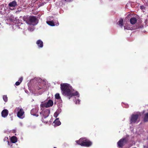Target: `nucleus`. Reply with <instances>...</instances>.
Wrapping results in <instances>:
<instances>
[{
  "instance_id": "9d476101",
  "label": "nucleus",
  "mask_w": 148,
  "mask_h": 148,
  "mask_svg": "<svg viewBox=\"0 0 148 148\" xmlns=\"http://www.w3.org/2000/svg\"><path fill=\"white\" fill-rule=\"evenodd\" d=\"M8 110L6 109H4L2 111L1 113V116L3 118H5L8 114Z\"/></svg>"
},
{
  "instance_id": "393cba45",
  "label": "nucleus",
  "mask_w": 148,
  "mask_h": 148,
  "mask_svg": "<svg viewBox=\"0 0 148 148\" xmlns=\"http://www.w3.org/2000/svg\"><path fill=\"white\" fill-rule=\"evenodd\" d=\"M58 114L59 113H58V112H56L54 114V116L55 117H57L58 116Z\"/></svg>"
},
{
  "instance_id": "2eb2a0df",
  "label": "nucleus",
  "mask_w": 148,
  "mask_h": 148,
  "mask_svg": "<svg viewBox=\"0 0 148 148\" xmlns=\"http://www.w3.org/2000/svg\"><path fill=\"white\" fill-rule=\"evenodd\" d=\"M117 24L119 25V26L122 27L124 26L123 20V19L121 18L119 21L117 23Z\"/></svg>"
},
{
  "instance_id": "f257e3e1",
  "label": "nucleus",
  "mask_w": 148,
  "mask_h": 148,
  "mask_svg": "<svg viewBox=\"0 0 148 148\" xmlns=\"http://www.w3.org/2000/svg\"><path fill=\"white\" fill-rule=\"evenodd\" d=\"M60 88L62 94L68 97L69 99L73 96H77L79 93L77 91L73 93L72 91V87L68 84L62 83L60 84Z\"/></svg>"
},
{
  "instance_id": "bb28decb",
  "label": "nucleus",
  "mask_w": 148,
  "mask_h": 148,
  "mask_svg": "<svg viewBox=\"0 0 148 148\" xmlns=\"http://www.w3.org/2000/svg\"><path fill=\"white\" fill-rule=\"evenodd\" d=\"M46 103H43V104H41L40 105V106L42 108H44L45 107H46Z\"/></svg>"
},
{
  "instance_id": "72a5a7b5",
  "label": "nucleus",
  "mask_w": 148,
  "mask_h": 148,
  "mask_svg": "<svg viewBox=\"0 0 148 148\" xmlns=\"http://www.w3.org/2000/svg\"><path fill=\"white\" fill-rule=\"evenodd\" d=\"M53 148H56V147H53Z\"/></svg>"
},
{
  "instance_id": "4468645a",
  "label": "nucleus",
  "mask_w": 148,
  "mask_h": 148,
  "mask_svg": "<svg viewBox=\"0 0 148 148\" xmlns=\"http://www.w3.org/2000/svg\"><path fill=\"white\" fill-rule=\"evenodd\" d=\"M137 21V19L135 17L132 18L130 20V23L132 25L135 24Z\"/></svg>"
},
{
  "instance_id": "6e6552de",
  "label": "nucleus",
  "mask_w": 148,
  "mask_h": 148,
  "mask_svg": "<svg viewBox=\"0 0 148 148\" xmlns=\"http://www.w3.org/2000/svg\"><path fill=\"white\" fill-rule=\"evenodd\" d=\"M38 108L33 109L31 111V114L36 117H38Z\"/></svg>"
},
{
  "instance_id": "0eeeda50",
  "label": "nucleus",
  "mask_w": 148,
  "mask_h": 148,
  "mask_svg": "<svg viewBox=\"0 0 148 148\" xmlns=\"http://www.w3.org/2000/svg\"><path fill=\"white\" fill-rule=\"evenodd\" d=\"M24 113V112L23 109V108H21L17 112V116L18 118L22 119L24 117L23 116Z\"/></svg>"
},
{
  "instance_id": "a878e982",
  "label": "nucleus",
  "mask_w": 148,
  "mask_h": 148,
  "mask_svg": "<svg viewBox=\"0 0 148 148\" xmlns=\"http://www.w3.org/2000/svg\"><path fill=\"white\" fill-rule=\"evenodd\" d=\"M124 29H127V30H129V29H131V28H130V27H129V26H124Z\"/></svg>"
},
{
  "instance_id": "473e14b6",
  "label": "nucleus",
  "mask_w": 148,
  "mask_h": 148,
  "mask_svg": "<svg viewBox=\"0 0 148 148\" xmlns=\"http://www.w3.org/2000/svg\"><path fill=\"white\" fill-rule=\"evenodd\" d=\"M8 139V138H5L4 139V140L5 141V140H6V139Z\"/></svg>"
},
{
  "instance_id": "4be33fe9",
  "label": "nucleus",
  "mask_w": 148,
  "mask_h": 148,
  "mask_svg": "<svg viewBox=\"0 0 148 148\" xmlns=\"http://www.w3.org/2000/svg\"><path fill=\"white\" fill-rule=\"evenodd\" d=\"M3 99L4 101L5 102H6L8 101V97L6 95H4L3 96Z\"/></svg>"
},
{
  "instance_id": "cd10ccee",
  "label": "nucleus",
  "mask_w": 148,
  "mask_h": 148,
  "mask_svg": "<svg viewBox=\"0 0 148 148\" xmlns=\"http://www.w3.org/2000/svg\"><path fill=\"white\" fill-rule=\"evenodd\" d=\"M21 83V82L17 81L16 82L15 84L16 86H18Z\"/></svg>"
},
{
  "instance_id": "a211bd4d",
  "label": "nucleus",
  "mask_w": 148,
  "mask_h": 148,
  "mask_svg": "<svg viewBox=\"0 0 148 148\" xmlns=\"http://www.w3.org/2000/svg\"><path fill=\"white\" fill-rule=\"evenodd\" d=\"M41 120L43 122L45 123H48L49 119H48L47 118H44V117H42Z\"/></svg>"
},
{
  "instance_id": "dca6fc26",
  "label": "nucleus",
  "mask_w": 148,
  "mask_h": 148,
  "mask_svg": "<svg viewBox=\"0 0 148 148\" xmlns=\"http://www.w3.org/2000/svg\"><path fill=\"white\" fill-rule=\"evenodd\" d=\"M58 119H57L54 122V123H55L54 126H59L61 124V122Z\"/></svg>"
},
{
  "instance_id": "b1692460",
  "label": "nucleus",
  "mask_w": 148,
  "mask_h": 148,
  "mask_svg": "<svg viewBox=\"0 0 148 148\" xmlns=\"http://www.w3.org/2000/svg\"><path fill=\"white\" fill-rule=\"evenodd\" d=\"M73 0H62V1L64 2L65 3H66L70 2L72 1Z\"/></svg>"
},
{
  "instance_id": "aec40b11",
  "label": "nucleus",
  "mask_w": 148,
  "mask_h": 148,
  "mask_svg": "<svg viewBox=\"0 0 148 148\" xmlns=\"http://www.w3.org/2000/svg\"><path fill=\"white\" fill-rule=\"evenodd\" d=\"M47 23L48 24L51 26H55L54 23L53 21H47Z\"/></svg>"
},
{
  "instance_id": "c756f323",
  "label": "nucleus",
  "mask_w": 148,
  "mask_h": 148,
  "mask_svg": "<svg viewBox=\"0 0 148 148\" xmlns=\"http://www.w3.org/2000/svg\"><path fill=\"white\" fill-rule=\"evenodd\" d=\"M7 142L8 143V145H10V144H12V143L11 142H10L9 141H8V140H7Z\"/></svg>"
},
{
  "instance_id": "39448f33",
  "label": "nucleus",
  "mask_w": 148,
  "mask_h": 148,
  "mask_svg": "<svg viewBox=\"0 0 148 148\" xmlns=\"http://www.w3.org/2000/svg\"><path fill=\"white\" fill-rule=\"evenodd\" d=\"M128 141L127 139L126 138H123L120 139L117 143L118 146L119 147H122Z\"/></svg>"
},
{
  "instance_id": "423d86ee",
  "label": "nucleus",
  "mask_w": 148,
  "mask_h": 148,
  "mask_svg": "<svg viewBox=\"0 0 148 148\" xmlns=\"http://www.w3.org/2000/svg\"><path fill=\"white\" fill-rule=\"evenodd\" d=\"M50 113V110L48 109H46L44 111L40 112L42 117H44V118H47Z\"/></svg>"
},
{
  "instance_id": "20e7f679",
  "label": "nucleus",
  "mask_w": 148,
  "mask_h": 148,
  "mask_svg": "<svg viewBox=\"0 0 148 148\" xmlns=\"http://www.w3.org/2000/svg\"><path fill=\"white\" fill-rule=\"evenodd\" d=\"M139 117L138 114H132L130 118V124H134L136 123Z\"/></svg>"
},
{
  "instance_id": "f3484780",
  "label": "nucleus",
  "mask_w": 148,
  "mask_h": 148,
  "mask_svg": "<svg viewBox=\"0 0 148 148\" xmlns=\"http://www.w3.org/2000/svg\"><path fill=\"white\" fill-rule=\"evenodd\" d=\"M11 140L13 143H16L17 140V137L15 136H12L11 138Z\"/></svg>"
},
{
  "instance_id": "c85d7f7f",
  "label": "nucleus",
  "mask_w": 148,
  "mask_h": 148,
  "mask_svg": "<svg viewBox=\"0 0 148 148\" xmlns=\"http://www.w3.org/2000/svg\"><path fill=\"white\" fill-rule=\"evenodd\" d=\"M23 78L22 77H20L19 79V82H21V83L23 80Z\"/></svg>"
},
{
  "instance_id": "412c9836",
  "label": "nucleus",
  "mask_w": 148,
  "mask_h": 148,
  "mask_svg": "<svg viewBox=\"0 0 148 148\" xmlns=\"http://www.w3.org/2000/svg\"><path fill=\"white\" fill-rule=\"evenodd\" d=\"M55 98L56 99H60V101H62V100L61 99L60 97V94L58 93H57L55 95Z\"/></svg>"
},
{
  "instance_id": "1a4fd4ad",
  "label": "nucleus",
  "mask_w": 148,
  "mask_h": 148,
  "mask_svg": "<svg viewBox=\"0 0 148 148\" xmlns=\"http://www.w3.org/2000/svg\"><path fill=\"white\" fill-rule=\"evenodd\" d=\"M45 86L43 83L39 82L38 83L37 88L38 90H40L42 88L45 89Z\"/></svg>"
},
{
  "instance_id": "f8f14e48",
  "label": "nucleus",
  "mask_w": 148,
  "mask_h": 148,
  "mask_svg": "<svg viewBox=\"0 0 148 148\" xmlns=\"http://www.w3.org/2000/svg\"><path fill=\"white\" fill-rule=\"evenodd\" d=\"M17 5V2L14 0L10 2L8 4V6L10 7H15Z\"/></svg>"
},
{
  "instance_id": "6ab92c4d",
  "label": "nucleus",
  "mask_w": 148,
  "mask_h": 148,
  "mask_svg": "<svg viewBox=\"0 0 148 148\" xmlns=\"http://www.w3.org/2000/svg\"><path fill=\"white\" fill-rule=\"evenodd\" d=\"M143 121L145 122L148 121V113H146L145 114L143 119Z\"/></svg>"
},
{
  "instance_id": "7ed1b4c3",
  "label": "nucleus",
  "mask_w": 148,
  "mask_h": 148,
  "mask_svg": "<svg viewBox=\"0 0 148 148\" xmlns=\"http://www.w3.org/2000/svg\"><path fill=\"white\" fill-rule=\"evenodd\" d=\"M75 142L78 145L87 147L91 146L92 144L91 141L86 138H81L79 140H76Z\"/></svg>"
},
{
  "instance_id": "ddd939ff",
  "label": "nucleus",
  "mask_w": 148,
  "mask_h": 148,
  "mask_svg": "<svg viewBox=\"0 0 148 148\" xmlns=\"http://www.w3.org/2000/svg\"><path fill=\"white\" fill-rule=\"evenodd\" d=\"M36 44L39 48H42L43 47V42L40 40H38L36 42Z\"/></svg>"
},
{
  "instance_id": "2f4dec72",
  "label": "nucleus",
  "mask_w": 148,
  "mask_h": 148,
  "mask_svg": "<svg viewBox=\"0 0 148 148\" xmlns=\"http://www.w3.org/2000/svg\"><path fill=\"white\" fill-rule=\"evenodd\" d=\"M140 8L141 9H143V8L144 7V6H140Z\"/></svg>"
},
{
  "instance_id": "7c9ffc66",
  "label": "nucleus",
  "mask_w": 148,
  "mask_h": 148,
  "mask_svg": "<svg viewBox=\"0 0 148 148\" xmlns=\"http://www.w3.org/2000/svg\"><path fill=\"white\" fill-rule=\"evenodd\" d=\"M19 108H16L15 110V111L16 112V110L18 111V110L19 109Z\"/></svg>"
},
{
  "instance_id": "f03ea898",
  "label": "nucleus",
  "mask_w": 148,
  "mask_h": 148,
  "mask_svg": "<svg viewBox=\"0 0 148 148\" xmlns=\"http://www.w3.org/2000/svg\"><path fill=\"white\" fill-rule=\"evenodd\" d=\"M23 20L27 24L30 25H35L38 23L37 18L34 16H24Z\"/></svg>"
},
{
  "instance_id": "9b49d317",
  "label": "nucleus",
  "mask_w": 148,
  "mask_h": 148,
  "mask_svg": "<svg viewBox=\"0 0 148 148\" xmlns=\"http://www.w3.org/2000/svg\"><path fill=\"white\" fill-rule=\"evenodd\" d=\"M53 105V101L51 100H49L46 103V108H48L52 106Z\"/></svg>"
},
{
  "instance_id": "5701e85b",
  "label": "nucleus",
  "mask_w": 148,
  "mask_h": 148,
  "mask_svg": "<svg viewBox=\"0 0 148 148\" xmlns=\"http://www.w3.org/2000/svg\"><path fill=\"white\" fill-rule=\"evenodd\" d=\"M8 19L9 20L12 22H13L14 21V17L13 16H11L10 17H9Z\"/></svg>"
}]
</instances>
